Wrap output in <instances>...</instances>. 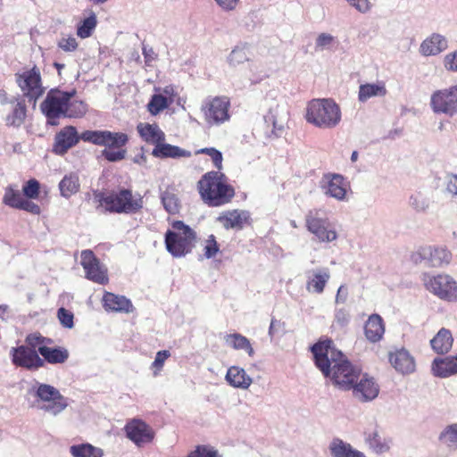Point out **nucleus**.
<instances>
[{
  "label": "nucleus",
  "mask_w": 457,
  "mask_h": 457,
  "mask_svg": "<svg viewBox=\"0 0 457 457\" xmlns=\"http://www.w3.org/2000/svg\"><path fill=\"white\" fill-rule=\"evenodd\" d=\"M443 65L449 72H457V50L446 54L443 59Z\"/></svg>",
  "instance_id": "54"
},
{
  "label": "nucleus",
  "mask_w": 457,
  "mask_h": 457,
  "mask_svg": "<svg viewBox=\"0 0 457 457\" xmlns=\"http://www.w3.org/2000/svg\"><path fill=\"white\" fill-rule=\"evenodd\" d=\"M216 4L224 12H233L237 9L240 0H214Z\"/></svg>",
  "instance_id": "60"
},
{
  "label": "nucleus",
  "mask_w": 457,
  "mask_h": 457,
  "mask_svg": "<svg viewBox=\"0 0 457 457\" xmlns=\"http://www.w3.org/2000/svg\"><path fill=\"white\" fill-rule=\"evenodd\" d=\"M361 13H367L370 11L372 4L369 0H345Z\"/></svg>",
  "instance_id": "57"
},
{
  "label": "nucleus",
  "mask_w": 457,
  "mask_h": 457,
  "mask_svg": "<svg viewBox=\"0 0 457 457\" xmlns=\"http://www.w3.org/2000/svg\"><path fill=\"white\" fill-rule=\"evenodd\" d=\"M424 285L428 291L439 299L449 302H457V281L448 274L427 276Z\"/></svg>",
  "instance_id": "9"
},
{
  "label": "nucleus",
  "mask_w": 457,
  "mask_h": 457,
  "mask_svg": "<svg viewBox=\"0 0 457 457\" xmlns=\"http://www.w3.org/2000/svg\"><path fill=\"white\" fill-rule=\"evenodd\" d=\"M448 47L446 37L438 33H433L422 41L420 53L423 56H435L444 52Z\"/></svg>",
  "instance_id": "24"
},
{
  "label": "nucleus",
  "mask_w": 457,
  "mask_h": 457,
  "mask_svg": "<svg viewBox=\"0 0 457 457\" xmlns=\"http://www.w3.org/2000/svg\"><path fill=\"white\" fill-rule=\"evenodd\" d=\"M337 44V39L329 33H320L315 40V50L323 51L331 49Z\"/></svg>",
  "instance_id": "48"
},
{
  "label": "nucleus",
  "mask_w": 457,
  "mask_h": 457,
  "mask_svg": "<svg viewBox=\"0 0 457 457\" xmlns=\"http://www.w3.org/2000/svg\"><path fill=\"white\" fill-rule=\"evenodd\" d=\"M40 189V183L36 179H30L23 184L22 194L12 187H7L4 190L3 203L9 207L37 215L41 209L33 200L38 199Z\"/></svg>",
  "instance_id": "5"
},
{
  "label": "nucleus",
  "mask_w": 457,
  "mask_h": 457,
  "mask_svg": "<svg viewBox=\"0 0 457 457\" xmlns=\"http://www.w3.org/2000/svg\"><path fill=\"white\" fill-rule=\"evenodd\" d=\"M79 189V176L76 173L65 175L59 182V191L63 197L69 198Z\"/></svg>",
  "instance_id": "38"
},
{
  "label": "nucleus",
  "mask_w": 457,
  "mask_h": 457,
  "mask_svg": "<svg viewBox=\"0 0 457 457\" xmlns=\"http://www.w3.org/2000/svg\"><path fill=\"white\" fill-rule=\"evenodd\" d=\"M453 338L449 329L442 328L430 340L432 349L438 354H444L452 348Z\"/></svg>",
  "instance_id": "32"
},
{
  "label": "nucleus",
  "mask_w": 457,
  "mask_h": 457,
  "mask_svg": "<svg viewBox=\"0 0 457 457\" xmlns=\"http://www.w3.org/2000/svg\"><path fill=\"white\" fill-rule=\"evenodd\" d=\"M25 343L27 347L38 353L40 347H44L46 345H52L54 341L51 338L43 337L41 333L37 331L28 334Z\"/></svg>",
  "instance_id": "43"
},
{
  "label": "nucleus",
  "mask_w": 457,
  "mask_h": 457,
  "mask_svg": "<svg viewBox=\"0 0 457 457\" xmlns=\"http://www.w3.org/2000/svg\"><path fill=\"white\" fill-rule=\"evenodd\" d=\"M137 129L144 141L154 146L165 141V134L157 124L139 123Z\"/></svg>",
  "instance_id": "29"
},
{
  "label": "nucleus",
  "mask_w": 457,
  "mask_h": 457,
  "mask_svg": "<svg viewBox=\"0 0 457 457\" xmlns=\"http://www.w3.org/2000/svg\"><path fill=\"white\" fill-rule=\"evenodd\" d=\"M250 219L246 211L232 210L223 212L218 217V220L226 229H242Z\"/></svg>",
  "instance_id": "25"
},
{
  "label": "nucleus",
  "mask_w": 457,
  "mask_h": 457,
  "mask_svg": "<svg viewBox=\"0 0 457 457\" xmlns=\"http://www.w3.org/2000/svg\"><path fill=\"white\" fill-rule=\"evenodd\" d=\"M305 225L308 231L320 243H330L337 239L334 225L331 224L326 212L321 209L309 211L305 217Z\"/></svg>",
  "instance_id": "8"
},
{
  "label": "nucleus",
  "mask_w": 457,
  "mask_h": 457,
  "mask_svg": "<svg viewBox=\"0 0 457 457\" xmlns=\"http://www.w3.org/2000/svg\"><path fill=\"white\" fill-rule=\"evenodd\" d=\"M333 457H366L363 453L353 449L352 445L340 438H334L329 444Z\"/></svg>",
  "instance_id": "31"
},
{
  "label": "nucleus",
  "mask_w": 457,
  "mask_h": 457,
  "mask_svg": "<svg viewBox=\"0 0 457 457\" xmlns=\"http://www.w3.org/2000/svg\"><path fill=\"white\" fill-rule=\"evenodd\" d=\"M225 342L235 350H244L250 357L254 355V350L247 337L239 334L233 333L225 337Z\"/></svg>",
  "instance_id": "37"
},
{
  "label": "nucleus",
  "mask_w": 457,
  "mask_h": 457,
  "mask_svg": "<svg viewBox=\"0 0 457 457\" xmlns=\"http://www.w3.org/2000/svg\"><path fill=\"white\" fill-rule=\"evenodd\" d=\"M353 395L361 402H370L375 399L379 393V386L374 381L373 378L369 377L367 374H361L359 380L353 383L351 387Z\"/></svg>",
  "instance_id": "18"
},
{
  "label": "nucleus",
  "mask_w": 457,
  "mask_h": 457,
  "mask_svg": "<svg viewBox=\"0 0 457 457\" xmlns=\"http://www.w3.org/2000/svg\"><path fill=\"white\" fill-rule=\"evenodd\" d=\"M172 229L165 233L164 243L167 251L175 258L189 253L195 246V232L181 220L173 221Z\"/></svg>",
  "instance_id": "6"
},
{
  "label": "nucleus",
  "mask_w": 457,
  "mask_h": 457,
  "mask_svg": "<svg viewBox=\"0 0 457 457\" xmlns=\"http://www.w3.org/2000/svg\"><path fill=\"white\" fill-rule=\"evenodd\" d=\"M16 82L25 97L29 101H36L44 94L45 88L42 86L40 71L37 66L16 74Z\"/></svg>",
  "instance_id": "12"
},
{
  "label": "nucleus",
  "mask_w": 457,
  "mask_h": 457,
  "mask_svg": "<svg viewBox=\"0 0 457 457\" xmlns=\"http://www.w3.org/2000/svg\"><path fill=\"white\" fill-rule=\"evenodd\" d=\"M152 155L160 158H180V157H189L191 155L190 152L184 150L177 145H172L165 143V141H161V143L157 144L153 151Z\"/></svg>",
  "instance_id": "30"
},
{
  "label": "nucleus",
  "mask_w": 457,
  "mask_h": 457,
  "mask_svg": "<svg viewBox=\"0 0 457 457\" xmlns=\"http://www.w3.org/2000/svg\"><path fill=\"white\" fill-rule=\"evenodd\" d=\"M26 105L23 102H18L12 110V112L7 116V125L20 126L26 118Z\"/></svg>",
  "instance_id": "45"
},
{
  "label": "nucleus",
  "mask_w": 457,
  "mask_h": 457,
  "mask_svg": "<svg viewBox=\"0 0 457 457\" xmlns=\"http://www.w3.org/2000/svg\"><path fill=\"white\" fill-rule=\"evenodd\" d=\"M225 378L228 385L240 389H247L253 383L252 378L238 366L228 368Z\"/></svg>",
  "instance_id": "27"
},
{
  "label": "nucleus",
  "mask_w": 457,
  "mask_h": 457,
  "mask_svg": "<svg viewBox=\"0 0 457 457\" xmlns=\"http://www.w3.org/2000/svg\"><path fill=\"white\" fill-rule=\"evenodd\" d=\"M320 187L326 196L345 201L349 185L341 174L329 172L323 175Z\"/></svg>",
  "instance_id": "15"
},
{
  "label": "nucleus",
  "mask_w": 457,
  "mask_h": 457,
  "mask_svg": "<svg viewBox=\"0 0 457 457\" xmlns=\"http://www.w3.org/2000/svg\"><path fill=\"white\" fill-rule=\"evenodd\" d=\"M248 61V51L245 46H236L228 56V62L233 67L243 64Z\"/></svg>",
  "instance_id": "46"
},
{
  "label": "nucleus",
  "mask_w": 457,
  "mask_h": 457,
  "mask_svg": "<svg viewBox=\"0 0 457 457\" xmlns=\"http://www.w3.org/2000/svg\"><path fill=\"white\" fill-rule=\"evenodd\" d=\"M421 259L426 260L428 265L432 267H441L447 265L452 260V253L444 247H422L419 252Z\"/></svg>",
  "instance_id": "20"
},
{
  "label": "nucleus",
  "mask_w": 457,
  "mask_h": 457,
  "mask_svg": "<svg viewBox=\"0 0 457 457\" xmlns=\"http://www.w3.org/2000/svg\"><path fill=\"white\" fill-rule=\"evenodd\" d=\"M35 401L33 405L48 411L56 405L57 391L56 389L46 384H40L34 394Z\"/></svg>",
  "instance_id": "21"
},
{
  "label": "nucleus",
  "mask_w": 457,
  "mask_h": 457,
  "mask_svg": "<svg viewBox=\"0 0 457 457\" xmlns=\"http://www.w3.org/2000/svg\"><path fill=\"white\" fill-rule=\"evenodd\" d=\"M10 355L12 364L16 367L37 370L44 366V360L39 357L37 351L31 350L26 345L12 347Z\"/></svg>",
  "instance_id": "16"
},
{
  "label": "nucleus",
  "mask_w": 457,
  "mask_h": 457,
  "mask_svg": "<svg viewBox=\"0 0 457 457\" xmlns=\"http://www.w3.org/2000/svg\"><path fill=\"white\" fill-rule=\"evenodd\" d=\"M103 305L107 312H133L131 301L124 295H115L110 292H104L103 296Z\"/></svg>",
  "instance_id": "23"
},
{
  "label": "nucleus",
  "mask_w": 457,
  "mask_h": 457,
  "mask_svg": "<svg viewBox=\"0 0 457 457\" xmlns=\"http://www.w3.org/2000/svg\"><path fill=\"white\" fill-rule=\"evenodd\" d=\"M59 48L65 52H74L78 48V42L75 37L68 36L59 41Z\"/></svg>",
  "instance_id": "58"
},
{
  "label": "nucleus",
  "mask_w": 457,
  "mask_h": 457,
  "mask_svg": "<svg viewBox=\"0 0 457 457\" xmlns=\"http://www.w3.org/2000/svg\"><path fill=\"white\" fill-rule=\"evenodd\" d=\"M204 256L207 259L213 258L220 251V246L213 235H210L204 242Z\"/></svg>",
  "instance_id": "50"
},
{
  "label": "nucleus",
  "mask_w": 457,
  "mask_h": 457,
  "mask_svg": "<svg viewBox=\"0 0 457 457\" xmlns=\"http://www.w3.org/2000/svg\"><path fill=\"white\" fill-rule=\"evenodd\" d=\"M199 154H205L209 155L214 164V166L218 169V171L222 169V154L219 150L213 147H206L202 148L198 151Z\"/></svg>",
  "instance_id": "51"
},
{
  "label": "nucleus",
  "mask_w": 457,
  "mask_h": 457,
  "mask_svg": "<svg viewBox=\"0 0 457 457\" xmlns=\"http://www.w3.org/2000/svg\"><path fill=\"white\" fill-rule=\"evenodd\" d=\"M96 25H97L96 15L93 11H90L88 17L85 18L78 25V28H77L78 37H79L80 38L89 37L93 34L94 30L96 29Z\"/></svg>",
  "instance_id": "41"
},
{
  "label": "nucleus",
  "mask_w": 457,
  "mask_h": 457,
  "mask_svg": "<svg viewBox=\"0 0 457 457\" xmlns=\"http://www.w3.org/2000/svg\"><path fill=\"white\" fill-rule=\"evenodd\" d=\"M429 106L435 114L457 115V85L437 89L430 96Z\"/></svg>",
  "instance_id": "10"
},
{
  "label": "nucleus",
  "mask_w": 457,
  "mask_h": 457,
  "mask_svg": "<svg viewBox=\"0 0 457 457\" xmlns=\"http://www.w3.org/2000/svg\"><path fill=\"white\" fill-rule=\"evenodd\" d=\"M163 208L169 214H177L180 210V201L174 189L167 188L161 194Z\"/></svg>",
  "instance_id": "39"
},
{
  "label": "nucleus",
  "mask_w": 457,
  "mask_h": 457,
  "mask_svg": "<svg viewBox=\"0 0 457 457\" xmlns=\"http://www.w3.org/2000/svg\"><path fill=\"white\" fill-rule=\"evenodd\" d=\"M124 431L126 436L137 447L152 443L155 436L153 428L139 419H133L127 422Z\"/></svg>",
  "instance_id": "14"
},
{
  "label": "nucleus",
  "mask_w": 457,
  "mask_h": 457,
  "mask_svg": "<svg viewBox=\"0 0 457 457\" xmlns=\"http://www.w3.org/2000/svg\"><path fill=\"white\" fill-rule=\"evenodd\" d=\"M438 440L449 449H457V423L446 426L439 434Z\"/></svg>",
  "instance_id": "40"
},
{
  "label": "nucleus",
  "mask_w": 457,
  "mask_h": 457,
  "mask_svg": "<svg viewBox=\"0 0 457 457\" xmlns=\"http://www.w3.org/2000/svg\"><path fill=\"white\" fill-rule=\"evenodd\" d=\"M170 356V353L168 350H162L156 353L154 361L152 363V367L156 369L154 372V376L158 375L159 370L163 367L165 361Z\"/></svg>",
  "instance_id": "55"
},
{
  "label": "nucleus",
  "mask_w": 457,
  "mask_h": 457,
  "mask_svg": "<svg viewBox=\"0 0 457 457\" xmlns=\"http://www.w3.org/2000/svg\"><path fill=\"white\" fill-rule=\"evenodd\" d=\"M187 457H221L219 452L209 445H198Z\"/></svg>",
  "instance_id": "49"
},
{
  "label": "nucleus",
  "mask_w": 457,
  "mask_h": 457,
  "mask_svg": "<svg viewBox=\"0 0 457 457\" xmlns=\"http://www.w3.org/2000/svg\"><path fill=\"white\" fill-rule=\"evenodd\" d=\"M229 107L230 101L227 96H214L207 98L201 110L209 126H219L229 120Z\"/></svg>",
  "instance_id": "11"
},
{
  "label": "nucleus",
  "mask_w": 457,
  "mask_h": 457,
  "mask_svg": "<svg viewBox=\"0 0 457 457\" xmlns=\"http://www.w3.org/2000/svg\"><path fill=\"white\" fill-rule=\"evenodd\" d=\"M142 51L145 64L147 66H150L151 62L156 59L157 54H155L152 47H147L146 46H143Z\"/></svg>",
  "instance_id": "63"
},
{
  "label": "nucleus",
  "mask_w": 457,
  "mask_h": 457,
  "mask_svg": "<svg viewBox=\"0 0 457 457\" xmlns=\"http://www.w3.org/2000/svg\"><path fill=\"white\" fill-rule=\"evenodd\" d=\"M342 118L339 105L331 98L312 99L308 103L305 119L320 129H333Z\"/></svg>",
  "instance_id": "4"
},
{
  "label": "nucleus",
  "mask_w": 457,
  "mask_h": 457,
  "mask_svg": "<svg viewBox=\"0 0 457 457\" xmlns=\"http://www.w3.org/2000/svg\"><path fill=\"white\" fill-rule=\"evenodd\" d=\"M350 321L349 312L345 309H337L335 312V319L333 322L334 328H345Z\"/></svg>",
  "instance_id": "52"
},
{
  "label": "nucleus",
  "mask_w": 457,
  "mask_h": 457,
  "mask_svg": "<svg viewBox=\"0 0 457 457\" xmlns=\"http://www.w3.org/2000/svg\"><path fill=\"white\" fill-rule=\"evenodd\" d=\"M59 322L66 328H72L74 327V315L63 307H59Z\"/></svg>",
  "instance_id": "53"
},
{
  "label": "nucleus",
  "mask_w": 457,
  "mask_h": 457,
  "mask_svg": "<svg viewBox=\"0 0 457 457\" xmlns=\"http://www.w3.org/2000/svg\"><path fill=\"white\" fill-rule=\"evenodd\" d=\"M81 139L96 145L104 146L102 156L111 162H120L125 159L129 142V137L123 132H112L109 130H86L81 134Z\"/></svg>",
  "instance_id": "3"
},
{
  "label": "nucleus",
  "mask_w": 457,
  "mask_h": 457,
  "mask_svg": "<svg viewBox=\"0 0 457 457\" xmlns=\"http://www.w3.org/2000/svg\"><path fill=\"white\" fill-rule=\"evenodd\" d=\"M386 88L383 82L367 83L361 85L358 92V99L361 103H365L374 96H384L386 95Z\"/></svg>",
  "instance_id": "34"
},
{
  "label": "nucleus",
  "mask_w": 457,
  "mask_h": 457,
  "mask_svg": "<svg viewBox=\"0 0 457 457\" xmlns=\"http://www.w3.org/2000/svg\"><path fill=\"white\" fill-rule=\"evenodd\" d=\"M446 190L448 193L457 195V175L449 174L446 177Z\"/></svg>",
  "instance_id": "61"
},
{
  "label": "nucleus",
  "mask_w": 457,
  "mask_h": 457,
  "mask_svg": "<svg viewBox=\"0 0 457 457\" xmlns=\"http://www.w3.org/2000/svg\"><path fill=\"white\" fill-rule=\"evenodd\" d=\"M385 333L383 319L378 314H371L364 324V335L371 343L379 342Z\"/></svg>",
  "instance_id": "26"
},
{
  "label": "nucleus",
  "mask_w": 457,
  "mask_h": 457,
  "mask_svg": "<svg viewBox=\"0 0 457 457\" xmlns=\"http://www.w3.org/2000/svg\"><path fill=\"white\" fill-rule=\"evenodd\" d=\"M157 91H161L159 94H162V96L168 100L170 104H173L174 97L176 96L175 88L173 86L169 85L164 87L163 88H155Z\"/></svg>",
  "instance_id": "62"
},
{
  "label": "nucleus",
  "mask_w": 457,
  "mask_h": 457,
  "mask_svg": "<svg viewBox=\"0 0 457 457\" xmlns=\"http://www.w3.org/2000/svg\"><path fill=\"white\" fill-rule=\"evenodd\" d=\"M389 361L401 374H411L415 370V361L405 349H399L389 354Z\"/></svg>",
  "instance_id": "22"
},
{
  "label": "nucleus",
  "mask_w": 457,
  "mask_h": 457,
  "mask_svg": "<svg viewBox=\"0 0 457 457\" xmlns=\"http://www.w3.org/2000/svg\"><path fill=\"white\" fill-rule=\"evenodd\" d=\"M171 104L162 96V94H154L147 104V110L152 115H157Z\"/></svg>",
  "instance_id": "44"
},
{
  "label": "nucleus",
  "mask_w": 457,
  "mask_h": 457,
  "mask_svg": "<svg viewBox=\"0 0 457 457\" xmlns=\"http://www.w3.org/2000/svg\"><path fill=\"white\" fill-rule=\"evenodd\" d=\"M41 111L47 117L48 121L52 125L57 124V89H51L41 104Z\"/></svg>",
  "instance_id": "35"
},
{
  "label": "nucleus",
  "mask_w": 457,
  "mask_h": 457,
  "mask_svg": "<svg viewBox=\"0 0 457 457\" xmlns=\"http://www.w3.org/2000/svg\"><path fill=\"white\" fill-rule=\"evenodd\" d=\"M79 138L81 139V135H78L77 129L73 126H66L59 130V154L65 153L75 145Z\"/></svg>",
  "instance_id": "33"
},
{
  "label": "nucleus",
  "mask_w": 457,
  "mask_h": 457,
  "mask_svg": "<svg viewBox=\"0 0 457 457\" xmlns=\"http://www.w3.org/2000/svg\"><path fill=\"white\" fill-rule=\"evenodd\" d=\"M99 207L112 213H136L143 207L141 198H134L129 189H120L108 195H97Z\"/></svg>",
  "instance_id": "7"
},
{
  "label": "nucleus",
  "mask_w": 457,
  "mask_h": 457,
  "mask_svg": "<svg viewBox=\"0 0 457 457\" xmlns=\"http://www.w3.org/2000/svg\"><path fill=\"white\" fill-rule=\"evenodd\" d=\"M432 372L439 378H447L457 374V356L436 358L432 362Z\"/></svg>",
  "instance_id": "28"
},
{
  "label": "nucleus",
  "mask_w": 457,
  "mask_h": 457,
  "mask_svg": "<svg viewBox=\"0 0 457 457\" xmlns=\"http://www.w3.org/2000/svg\"><path fill=\"white\" fill-rule=\"evenodd\" d=\"M72 457H104V450L89 443H81L70 446Z\"/></svg>",
  "instance_id": "36"
},
{
  "label": "nucleus",
  "mask_w": 457,
  "mask_h": 457,
  "mask_svg": "<svg viewBox=\"0 0 457 457\" xmlns=\"http://www.w3.org/2000/svg\"><path fill=\"white\" fill-rule=\"evenodd\" d=\"M46 345L44 347L39 348L38 353L44 357V361H46L49 363H57V348H50Z\"/></svg>",
  "instance_id": "56"
},
{
  "label": "nucleus",
  "mask_w": 457,
  "mask_h": 457,
  "mask_svg": "<svg viewBox=\"0 0 457 457\" xmlns=\"http://www.w3.org/2000/svg\"><path fill=\"white\" fill-rule=\"evenodd\" d=\"M348 296V290L345 285H341L337 289V293L336 295V303H345Z\"/></svg>",
  "instance_id": "64"
},
{
  "label": "nucleus",
  "mask_w": 457,
  "mask_h": 457,
  "mask_svg": "<svg viewBox=\"0 0 457 457\" xmlns=\"http://www.w3.org/2000/svg\"><path fill=\"white\" fill-rule=\"evenodd\" d=\"M409 204L416 212H425L429 206V199L421 192L417 191L411 195Z\"/></svg>",
  "instance_id": "47"
},
{
  "label": "nucleus",
  "mask_w": 457,
  "mask_h": 457,
  "mask_svg": "<svg viewBox=\"0 0 457 457\" xmlns=\"http://www.w3.org/2000/svg\"><path fill=\"white\" fill-rule=\"evenodd\" d=\"M315 365L322 374L341 390L348 391L361 377V369L353 365L330 339L319 341L312 346Z\"/></svg>",
  "instance_id": "1"
},
{
  "label": "nucleus",
  "mask_w": 457,
  "mask_h": 457,
  "mask_svg": "<svg viewBox=\"0 0 457 457\" xmlns=\"http://www.w3.org/2000/svg\"><path fill=\"white\" fill-rule=\"evenodd\" d=\"M306 290L309 293L320 295L324 292L330 279L328 268L321 267L306 271Z\"/></svg>",
  "instance_id": "19"
},
{
  "label": "nucleus",
  "mask_w": 457,
  "mask_h": 457,
  "mask_svg": "<svg viewBox=\"0 0 457 457\" xmlns=\"http://www.w3.org/2000/svg\"><path fill=\"white\" fill-rule=\"evenodd\" d=\"M264 120H265V123L267 125V127L269 128L270 126H272V130L271 132L276 136V137H278L280 136L282 130H283V126L282 125H278L277 124V120H276V118H275V115L272 113V112L270 111L266 116H264Z\"/></svg>",
  "instance_id": "59"
},
{
  "label": "nucleus",
  "mask_w": 457,
  "mask_h": 457,
  "mask_svg": "<svg viewBox=\"0 0 457 457\" xmlns=\"http://www.w3.org/2000/svg\"><path fill=\"white\" fill-rule=\"evenodd\" d=\"M197 188L204 203L212 207L228 204L235 195L233 187L220 171L205 173L198 181Z\"/></svg>",
  "instance_id": "2"
},
{
  "label": "nucleus",
  "mask_w": 457,
  "mask_h": 457,
  "mask_svg": "<svg viewBox=\"0 0 457 457\" xmlns=\"http://www.w3.org/2000/svg\"><path fill=\"white\" fill-rule=\"evenodd\" d=\"M80 259V264L88 280L99 285H106L109 282L107 268L101 263L92 250H83Z\"/></svg>",
  "instance_id": "13"
},
{
  "label": "nucleus",
  "mask_w": 457,
  "mask_h": 457,
  "mask_svg": "<svg viewBox=\"0 0 457 457\" xmlns=\"http://www.w3.org/2000/svg\"><path fill=\"white\" fill-rule=\"evenodd\" d=\"M366 443L376 453H384L389 450L388 443L384 440L377 431H373L367 435Z\"/></svg>",
  "instance_id": "42"
},
{
  "label": "nucleus",
  "mask_w": 457,
  "mask_h": 457,
  "mask_svg": "<svg viewBox=\"0 0 457 457\" xmlns=\"http://www.w3.org/2000/svg\"><path fill=\"white\" fill-rule=\"evenodd\" d=\"M76 90H59V118H80L87 112V105L80 100L72 99Z\"/></svg>",
  "instance_id": "17"
}]
</instances>
